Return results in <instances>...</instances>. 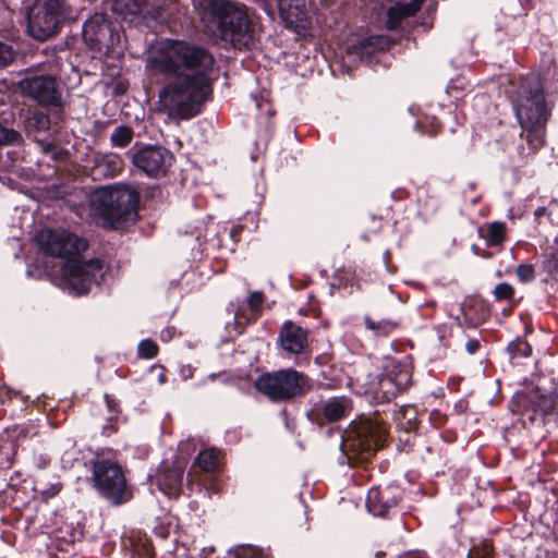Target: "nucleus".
<instances>
[{"label":"nucleus","instance_id":"nucleus-1","mask_svg":"<svg viewBox=\"0 0 558 558\" xmlns=\"http://www.w3.org/2000/svg\"><path fill=\"white\" fill-rule=\"evenodd\" d=\"M214 57L186 40L161 39L147 51L145 68L171 80L159 92L160 109L172 119L189 120L201 112L211 93Z\"/></svg>","mask_w":558,"mask_h":558},{"label":"nucleus","instance_id":"nucleus-2","mask_svg":"<svg viewBox=\"0 0 558 558\" xmlns=\"http://www.w3.org/2000/svg\"><path fill=\"white\" fill-rule=\"evenodd\" d=\"M41 251L52 257L64 259L62 287L75 295L87 293L102 277L104 267L99 259L84 262L80 254L87 242L66 230L43 229L36 235Z\"/></svg>","mask_w":558,"mask_h":558},{"label":"nucleus","instance_id":"nucleus-3","mask_svg":"<svg viewBox=\"0 0 558 558\" xmlns=\"http://www.w3.org/2000/svg\"><path fill=\"white\" fill-rule=\"evenodd\" d=\"M512 101L522 128L521 138L527 144V148L524 146L519 148V154L529 156L544 145L545 126L549 116L539 76L533 73L522 77L512 96Z\"/></svg>","mask_w":558,"mask_h":558},{"label":"nucleus","instance_id":"nucleus-4","mask_svg":"<svg viewBox=\"0 0 558 558\" xmlns=\"http://www.w3.org/2000/svg\"><path fill=\"white\" fill-rule=\"evenodd\" d=\"M202 20L216 27L220 38L234 48H247L254 41L255 25L247 8L233 0H199Z\"/></svg>","mask_w":558,"mask_h":558},{"label":"nucleus","instance_id":"nucleus-5","mask_svg":"<svg viewBox=\"0 0 558 558\" xmlns=\"http://www.w3.org/2000/svg\"><path fill=\"white\" fill-rule=\"evenodd\" d=\"M138 192L126 184L100 186L89 195L90 214L100 223L118 229L122 223L134 221L137 217Z\"/></svg>","mask_w":558,"mask_h":558},{"label":"nucleus","instance_id":"nucleus-6","mask_svg":"<svg viewBox=\"0 0 558 558\" xmlns=\"http://www.w3.org/2000/svg\"><path fill=\"white\" fill-rule=\"evenodd\" d=\"M387 434L386 425L373 418L361 421L352 426L341 442V450L348 463L367 461L384 446Z\"/></svg>","mask_w":558,"mask_h":558},{"label":"nucleus","instance_id":"nucleus-7","mask_svg":"<svg viewBox=\"0 0 558 558\" xmlns=\"http://www.w3.org/2000/svg\"><path fill=\"white\" fill-rule=\"evenodd\" d=\"M255 388L272 401H287L306 393L312 384L304 374L287 368L260 375Z\"/></svg>","mask_w":558,"mask_h":558},{"label":"nucleus","instance_id":"nucleus-8","mask_svg":"<svg viewBox=\"0 0 558 558\" xmlns=\"http://www.w3.org/2000/svg\"><path fill=\"white\" fill-rule=\"evenodd\" d=\"M63 0H34L27 10V29L36 40L54 36L64 17Z\"/></svg>","mask_w":558,"mask_h":558},{"label":"nucleus","instance_id":"nucleus-9","mask_svg":"<svg viewBox=\"0 0 558 558\" xmlns=\"http://www.w3.org/2000/svg\"><path fill=\"white\" fill-rule=\"evenodd\" d=\"M93 481L98 492L114 505L126 502L131 498L121 466L110 459L93 462Z\"/></svg>","mask_w":558,"mask_h":558},{"label":"nucleus","instance_id":"nucleus-10","mask_svg":"<svg viewBox=\"0 0 558 558\" xmlns=\"http://www.w3.org/2000/svg\"><path fill=\"white\" fill-rule=\"evenodd\" d=\"M174 157L170 150L158 145H147L132 155L133 165L148 177L165 175Z\"/></svg>","mask_w":558,"mask_h":558},{"label":"nucleus","instance_id":"nucleus-11","mask_svg":"<svg viewBox=\"0 0 558 558\" xmlns=\"http://www.w3.org/2000/svg\"><path fill=\"white\" fill-rule=\"evenodd\" d=\"M21 93L43 106H59L61 94L51 75H26L19 82Z\"/></svg>","mask_w":558,"mask_h":558},{"label":"nucleus","instance_id":"nucleus-12","mask_svg":"<svg viewBox=\"0 0 558 558\" xmlns=\"http://www.w3.org/2000/svg\"><path fill=\"white\" fill-rule=\"evenodd\" d=\"M412 379V371L410 365L391 362L387 367V373L383 374L378 379L377 393H380L384 400H391L400 391L407 389Z\"/></svg>","mask_w":558,"mask_h":558},{"label":"nucleus","instance_id":"nucleus-13","mask_svg":"<svg viewBox=\"0 0 558 558\" xmlns=\"http://www.w3.org/2000/svg\"><path fill=\"white\" fill-rule=\"evenodd\" d=\"M83 37L98 49L113 45V29L107 15L98 12L93 14L83 25Z\"/></svg>","mask_w":558,"mask_h":558},{"label":"nucleus","instance_id":"nucleus-14","mask_svg":"<svg viewBox=\"0 0 558 558\" xmlns=\"http://www.w3.org/2000/svg\"><path fill=\"white\" fill-rule=\"evenodd\" d=\"M279 339L282 349L292 354L304 352L308 343L307 331L292 322L283 324Z\"/></svg>","mask_w":558,"mask_h":558},{"label":"nucleus","instance_id":"nucleus-15","mask_svg":"<svg viewBox=\"0 0 558 558\" xmlns=\"http://www.w3.org/2000/svg\"><path fill=\"white\" fill-rule=\"evenodd\" d=\"M352 410V402L348 397H333L325 401L314 410L316 416H323L328 422L338 421L348 415Z\"/></svg>","mask_w":558,"mask_h":558},{"label":"nucleus","instance_id":"nucleus-16","mask_svg":"<svg viewBox=\"0 0 558 558\" xmlns=\"http://www.w3.org/2000/svg\"><path fill=\"white\" fill-rule=\"evenodd\" d=\"M424 0H410L409 2H397L387 10L386 26L390 31L399 28L402 22L421 9Z\"/></svg>","mask_w":558,"mask_h":558},{"label":"nucleus","instance_id":"nucleus-17","mask_svg":"<svg viewBox=\"0 0 558 558\" xmlns=\"http://www.w3.org/2000/svg\"><path fill=\"white\" fill-rule=\"evenodd\" d=\"M277 5L280 17L288 26H303V22L306 20L304 0H278Z\"/></svg>","mask_w":558,"mask_h":558},{"label":"nucleus","instance_id":"nucleus-18","mask_svg":"<svg viewBox=\"0 0 558 558\" xmlns=\"http://www.w3.org/2000/svg\"><path fill=\"white\" fill-rule=\"evenodd\" d=\"M183 470L180 466L165 470L157 476V485L168 496H178L182 488Z\"/></svg>","mask_w":558,"mask_h":558},{"label":"nucleus","instance_id":"nucleus-19","mask_svg":"<svg viewBox=\"0 0 558 558\" xmlns=\"http://www.w3.org/2000/svg\"><path fill=\"white\" fill-rule=\"evenodd\" d=\"M122 168L121 160L113 155H96L94 157V166L92 167V175L94 179L114 177Z\"/></svg>","mask_w":558,"mask_h":558},{"label":"nucleus","instance_id":"nucleus-20","mask_svg":"<svg viewBox=\"0 0 558 558\" xmlns=\"http://www.w3.org/2000/svg\"><path fill=\"white\" fill-rule=\"evenodd\" d=\"M397 504V499L389 498L387 490L372 488L366 497V507L371 513L384 517Z\"/></svg>","mask_w":558,"mask_h":558},{"label":"nucleus","instance_id":"nucleus-21","mask_svg":"<svg viewBox=\"0 0 558 558\" xmlns=\"http://www.w3.org/2000/svg\"><path fill=\"white\" fill-rule=\"evenodd\" d=\"M111 9L121 14L125 20L133 21V17L146 15L148 0H110Z\"/></svg>","mask_w":558,"mask_h":558},{"label":"nucleus","instance_id":"nucleus-22","mask_svg":"<svg viewBox=\"0 0 558 558\" xmlns=\"http://www.w3.org/2000/svg\"><path fill=\"white\" fill-rule=\"evenodd\" d=\"M527 401L536 412L542 414L550 413L556 404V399L553 395L542 393L538 389L527 396Z\"/></svg>","mask_w":558,"mask_h":558},{"label":"nucleus","instance_id":"nucleus-23","mask_svg":"<svg viewBox=\"0 0 558 558\" xmlns=\"http://www.w3.org/2000/svg\"><path fill=\"white\" fill-rule=\"evenodd\" d=\"M365 327L368 330H372L376 336H388L395 329L400 326L398 320L392 319H381L378 322L373 320L371 317H365Z\"/></svg>","mask_w":558,"mask_h":558},{"label":"nucleus","instance_id":"nucleus-24","mask_svg":"<svg viewBox=\"0 0 558 558\" xmlns=\"http://www.w3.org/2000/svg\"><path fill=\"white\" fill-rule=\"evenodd\" d=\"M220 452L216 449H206L197 456L196 464L204 472H213L219 464Z\"/></svg>","mask_w":558,"mask_h":558},{"label":"nucleus","instance_id":"nucleus-25","mask_svg":"<svg viewBox=\"0 0 558 558\" xmlns=\"http://www.w3.org/2000/svg\"><path fill=\"white\" fill-rule=\"evenodd\" d=\"M488 246H496L506 240V226L504 222H492L487 226V234L485 235Z\"/></svg>","mask_w":558,"mask_h":558},{"label":"nucleus","instance_id":"nucleus-26","mask_svg":"<svg viewBox=\"0 0 558 558\" xmlns=\"http://www.w3.org/2000/svg\"><path fill=\"white\" fill-rule=\"evenodd\" d=\"M134 132L128 125H119L110 136L111 144L116 147H126L133 140Z\"/></svg>","mask_w":558,"mask_h":558},{"label":"nucleus","instance_id":"nucleus-27","mask_svg":"<svg viewBox=\"0 0 558 558\" xmlns=\"http://www.w3.org/2000/svg\"><path fill=\"white\" fill-rule=\"evenodd\" d=\"M389 46V39L383 35L369 36L361 43V49L366 53H371L372 51L385 50L388 49Z\"/></svg>","mask_w":558,"mask_h":558},{"label":"nucleus","instance_id":"nucleus-28","mask_svg":"<svg viewBox=\"0 0 558 558\" xmlns=\"http://www.w3.org/2000/svg\"><path fill=\"white\" fill-rule=\"evenodd\" d=\"M542 265L553 279H558V248L549 247L544 254Z\"/></svg>","mask_w":558,"mask_h":558},{"label":"nucleus","instance_id":"nucleus-29","mask_svg":"<svg viewBox=\"0 0 558 558\" xmlns=\"http://www.w3.org/2000/svg\"><path fill=\"white\" fill-rule=\"evenodd\" d=\"M231 555L233 558H268L259 548L250 545L239 546Z\"/></svg>","mask_w":558,"mask_h":558},{"label":"nucleus","instance_id":"nucleus-30","mask_svg":"<svg viewBox=\"0 0 558 558\" xmlns=\"http://www.w3.org/2000/svg\"><path fill=\"white\" fill-rule=\"evenodd\" d=\"M493 294L497 301L511 300L514 295V289L511 284L501 282L494 288Z\"/></svg>","mask_w":558,"mask_h":558},{"label":"nucleus","instance_id":"nucleus-31","mask_svg":"<svg viewBox=\"0 0 558 558\" xmlns=\"http://www.w3.org/2000/svg\"><path fill=\"white\" fill-rule=\"evenodd\" d=\"M158 352L157 344L151 340H142L138 344V354L145 359L154 357Z\"/></svg>","mask_w":558,"mask_h":558},{"label":"nucleus","instance_id":"nucleus-32","mask_svg":"<svg viewBox=\"0 0 558 558\" xmlns=\"http://www.w3.org/2000/svg\"><path fill=\"white\" fill-rule=\"evenodd\" d=\"M515 274L521 282L527 283L534 279V267L531 264H520Z\"/></svg>","mask_w":558,"mask_h":558},{"label":"nucleus","instance_id":"nucleus-33","mask_svg":"<svg viewBox=\"0 0 558 558\" xmlns=\"http://www.w3.org/2000/svg\"><path fill=\"white\" fill-rule=\"evenodd\" d=\"M14 59V51L8 44L0 41V68L9 65Z\"/></svg>","mask_w":558,"mask_h":558},{"label":"nucleus","instance_id":"nucleus-34","mask_svg":"<svg viewBox=\"0 0 558 558\" xmlns=\"http://www.w3.org/2000/svg\"><path fill=\"white\" fill-rule=\"evenodd\" d=\"M469 558H493V548L488 544H484L481 547H474L470 551Z\"/></svg>","mask_w":558,"mask_h":558},{"label":"nucleus","instance_id":"nucleus-35","mask_svg":"<svg viewBox=\"0 0 558 558\" xmlns=\"http://www.w3.org/2000/svg\"><path fill=\"white\" fill-rule=\"evenodd\" d=\"M19 136L17 132L3 128L0 124V145L14 143Z\"/></svg>","mask_w":558,"mask_h":558},{"label":"nucleus","instance_id":"nucleus-36","mask_svg":"<svg viewBox=\"0 0 558 558\" xmlns=\"http://www.w3.org/2000/svg\"><path fill=\"white\" fill-rule=\"evenodd\" d=\"M263 294L259 292H253L248 296V305L253 311H257L263 303Z\"/></svg>","mask_w":558,"mask_h":558},{"label":"nucleus","instance_id":"nucleus-37","mask_svg":"<svg viewBox=\"0 0 558 558\" xmlns=\"http://www.w3.org/2000/svg\"><path fill=\"white\" fill-rule=\"evenodd\" d=\"M513 347H515V349L522 352L524 355H529L531 352V347L524 341H519L515 345L510 344L509 349L513 350Z\"/></svg>","mask_w":558,"mask_h":558},{"label":"nucleus","instance_id":"nucleus-38","mask_svg":"<svg viewBox=\"0 0 558 558\" xmlns=\"http://www.w3.org/2000/svg\"><path fill=\"white\" fill-rule=\"evenodd\" d=\"M480 348V342L475 339L469 340L466 343V351L471 354H474Z\"/></svg>","mask_w":558,"mask_h":558},{"label":"nucleus","instance_id":"nucleus-39","mask_svg":"<svg viewBox=\"0 0 558 558\" xmlns=\"http://www.w3.org/2000/svg\"><path fill=\"white\" fill-rule=\"evenodd\" d=\"M543 211H544V208H538V209L535 211V214H536L537 216H539V215H542V214H543Z\"/></svg>","mask_w":558,"mask_h":558},{"label":"nucleus","instance_id":"nucleus-40","mask_svg":"<svg viewBox=\"0 0 558 558\" xmlns=\"http://www.w3.org/2000/svg\"><path fill=\"white\" fill-rule=\"evenodd\" d=\"M160 383H165L163 376L161 375L159 378Z\"/></svg>","mask_w":558,"mask_h":558},{"label":"nucleus","instance_id":"nucleus-41","mask_svg":"<svg viewBox=\"0 0 558 558\" xmlns=\"http://www.w3.org/2000/svg\"><path fill=\"white\" fill-rule=\"evenodd\" d=\"M555 243H557V244H558V232H557V235H556V238H555Z\"/></svg>","mask_w":558,"mask_h":558}]
</instances>
